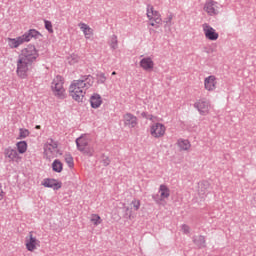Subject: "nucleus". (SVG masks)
Wrapping results in <instances>:
<instances>
[{
    "label": "nucleus",
    "instance_id": "1",
    "mask_svg": "<svg viewBox=\"0 0 256 256\" xmlns=\"http://www.w3.org/2000/svg\"><path fill=\"white\" fill-rule=\"evenodd\" d=\"M94 83L95 78L92 75H84L80 79L72 81L68 89L70 97L77 103H83L87 89L93 87Z\"/></svg>",
    "mask_w": 256,
    "mask_h": 256
},
{
    "label": "nucleus",
    "instance_id": "2",
    "mask_svg": "<svg viewBox=\"0 0 256 256\" xmlns=\"http://www.w3.org/2000/svg\"><path fill=\"white\" fill-rule=\"evenodd\" d=\"M41 37V33L35 29H30L25 32L23 35L18 36L16 38H7L6 42L8 43V47L10 49H19L21 45L24 43H29L31 39H39Z\"/></svg>",
    "mask_w": 256,
    "mask_h": 256
},
{
    "label": "nucleus",
    "instance_id": "3",
    "mask_svg": "<svg viewBox=\"0 0 256 256\" xmlns=\"http://www.w3.org/2000/svg\"><path fill=\"white\" fill-rule=\"evenodd\" d=\"M76 147L80 153L87 157H93L95 149L91 146V136L83 134L76 139Z\"/></svg>",
    "mask_w": 256,
    "mask_h": 256
},
{
    "label": "nucleus",
    "instance_id": "4",
    "mask_svg": "<svg viewBox=\"0 0 256 256\" xmlns=\"http://www.w3.org/2000/svg\"><path fill=\"white\" fill-rule=\"evenodd\" d=\"M32 65L33 62L22 58V56H18L16 60L17 77H19V79H27V77H29V71L31 70Z\"/></svg>",
    "mask_w": 256,
    "mask_h": 256
},
{
    "label": "nucleus",
    "instance_id": "5",
    "mask_svg": "<svg viewBox=\"0 0 256 256\" xmlns=\"http://www.w3.org/2000/svg\"><path fill=\"white\" fill-rule=\"evenodd\" d=\"M63 155V151L59 149V145L57 142L50 140L45 144L44 147V157L45 159H48V161H51V159H55V157H61Z\"/></svg>",
    "mask_w": 256,
    "mask_h": 256
},
{
    "label": "nucleus",
    "instance_id": "6",
    "mask_svg": "<svg viewBox=\"0 0 256 256\" xmlns=\"http://www.w3.org/2000/svg\"><path fill=\"white\" fill-rule=\"evenodd\" d=\"M18 56L26 59L27 61H30V63H35V61L39 59V49H37L35 44H28L21 50Z\"/></svg>",
    "mask_w": 256,
    "mask_h": 256
},
{
    "label": "nucleus",
    "instance_id": "7",
    "mask_svg": "<svg viewBox=\"0 0 256 256\" xmlns=\"http://www.w3.org/2000/svg\"><path fill=\"white\" fill-rule=\"evenodd\" d=\"M146 15L149 21V25H151V27H154V29H159V26L163 25V19L161 18V14L157 10H155L153 6H147Z\"/></svg>",
    "mask_w": 256,
    "mask_h": 256
},
{
    "label": "nucleus",
    "instance_id": "8",
    "mask_svg": "<svg viewBox=\"0 0 256 256\" xmlns=\"http://www.w3.org/2000/svg\"><path fill=\"white\" fill-rule=\"evenodd\" d=\"M65 81L63 80V77L56 76L51 83V90L53 95L55 97H59L60 99H63L65 97Z\"/></svg>",
    "mask_w": 256,
    "mask_h": 256
},
{
    "label": "nucleus",
    "instance_id": "9",
    "mask_svg": "<svg viewBox=\"0 0 256 256\" xmlns=\"http://www.w3.org/2000/svg\"><path fill=\"white\" fill-rule=\"evenodd\" d=\"M165 133H167V126L163 123L155 122L150 126V135L154 139L165 137Z\"/></svg>",
    "mask_w": 256,
    "mask_h": 256
},
{
    "label": "nucleus",
    "instance_id": "10",
    "mask_svg": "<svg viewBox=\"0 0 256 256\" xmlns=\"http://www.w3.org/2000/svg\"><path fill=\"white\" fill-rule=\"evenodd\" d=\"M25 247L30 253H35L41 247V241L33 235V232H30L25 238Z\"/></svg>",
    "mask_w": 256,
    "mask_h": 256
},
{
    "label": "nucleus",
    "instance_id": "11",
    "mask_svg": "<svg viewBox=\"0 0 256 256\" xmlns=\"http://www.w3.org/2000/svg\"><path fill=\"white\" fill-rule=\"evenodd\" d=\"M219 2L215 0H208L204 3L203 11L208 17H217L219 15Z\"/></svg>",
    "mask_w": 256,
    "mask_h": 256
},
{
    "label": "nucleus",
    "instance_id": "12",
    "mask_svg": "<svg viewBox=\"0 0 256 256\" xmlns=\"http://www.w3.org/2000/svg\"><path fill=\"white\" fill-rule=\"evenodd\" d=\"M139 67L146 73L153 72L155 70V60L153 59V56H141Z\"/></svg>",
    "mask_w": 256,
    "mask_h": 256
},
{
    "label": "nucleus",
    "instance_id": "13",
    "mask_svg": "<svg viewBox=\"0 0 256 256\" xmlns=\"http://www.w3.org/2000/svg\"><path fill=\"white\" fill-rule=\"evenodd\" d=\"M169 197H171V190L167 185L162 184L159 186L158 195H156L154 199L158 205H163Z\"/></svg>",
    "mask_w": 256,
    "mask_h": 256
},
{
    "label": "nucleus",
    "instance_id": "14",
    "mask_svg": "<svg viewBox=\"0 0 256 256\" xmlns=\"http://www.w3.org/2000/svg\"><path fill=\"white\" fill-rule=\"evenodd\" d=\"M195 109L200 113V115H209L211 113V102L209 100L202 98L195 102L194 104Z\"/></svg>",
    "mask_w": 256,
    "mask_h": 256
},
{
    "label": "nucleus",
    "instance_id": "15",
    "mask_svg": "<svg viewBox=\"0 0 256 256\" xmlns=\"http://www.w3.org/2000/svg\"><path fill=\"white\" fill-rule=\"evenodd\" d=\"M202 31L205 39L208 41H217L219 39V32L213 28L209 23L202 24Z\"/></svg>",
    "mask_w": 256,
    "mask_h": 256
},
{
    "label": "nucleus",
    "instance_id": "16",
    "mask_svg": "<svg viewBox=\"0 0 256 256\" xmlns=\"http://www.w3.org/2000/svg\"><path fill=\"white\" fill-rule=\"evenodd\" d=\"M217 85H218L217 76L210 75L204 78V89L205 91H208V93H213V91L217 89Z\"/></svg>",
    "mask_w": 256,
    "mask_h": 256
},
{
    "label": "nucleus",
    "instance_id": "17",
    "mask_svg": "<svg viewBox=\"0 0 256 256\" xmlns=\"http://www.w3.org/2000/svg\"><path fill=\"white\" fill-rule=\"evenodd\" d=\"M123 123L124 127H127V129H135L139 122L137 116L131 113H126L123 116Z\"/></svg>",
    "mask_w": 256,
    "mask_h": 256
},
{
    "label": "nucleus",
    "instance_id": "18",
    "mask_svg": "<svg viewBox=\"0 0 256 256\" xmlns=\"http://www.w3.org/2000/svg\"><path fill=\"white\" fill-rule=\"evenodd\" d=\"M4 155L6 159H9V161H13L14 163H19V161L21 160L19 152L12 147L6 148L4 151Z\"/></svg>",
    "mask_w": 256,
    "mask_h": 256
},
{
    "label": "nucleus",
    "instance_id": "19",
    "mask_svg": "<svg viewBox=\"0 0 256 256\" xmlns=\"http://www.w3.org/2000/svg\"><path fill=\"white\" fill-rule=\"evenodd\" d=\"M43 187H47L49 189H53L54 191H57L63 187V183L59 182L56 179L53 178H46L42 181Z\"/></svg>",
    "mask_w": 256,
    "mask_h": 256
},
{
    "label": "nucleus",
    "instance_id": "20",
    "mask_svg": "<svg viewBox=\"0 0 256 256\" xmlns=\"http://www.w3.org/2000/svg\"><path fill=\"white\" fill-rule=\"evenodd\" d=\"M209 183L208 182H200L196 188V193L198 197L201 199H205L207 195H209Z\"/></svg>",
    "mask_w": 256,
    "mask_h": 256
},
{
    "label": "nucleus",
    "instance_id": "21",
    "mask_svg": "<svg viewBox=\"0 0 256 256\" xmlns=\"http://www.w3.org/2000/svg\"><path fill=\"white\" fill-rule=\"evenodd\" d=\"M89 103L92 109H99L103 105V97L99 93H93L90 96Z\"/></svg>",
    "mask_w": 256,
    "mask_h": 256
},
{
    "label": "nucleus",
    "instance_id": "22",
    "mask_svg": "<svg viewBox=\"0 0 256 256\" xmlns=\"http://www.w3.org/2000/svg\"><path fill=\"white\" fill-rule=\"evenodd\" d=\"M78 27L80 31L83 33L85 39H93L94 31L93 28H91V26L84 22H80L78 24Z\"/></svg>",
    "mask_w": 256,
    "mask_h": 256
},
{
    "label": "nucleus",
    "instance_id": "23",
    "mask_svg": "<svg viewBox=\"0 0 256 256\" xmlns=\"http://www.w3.org/2000/svg\"><path fill=\"white\" fill-rule=\"evenodd\" d=\"M177 147H179L180 151H189L191 149V142L187 139H179L177 141Z\"/></svg>",
    "mask_w": 256,
    "mask_h": 256
},
{
    "label": "nucleus",
    "instance_id": "24",
    "mask_svg": "<svg viewBox=\"0 0 256 256\" xmlns=\"http://www.w3.org/2000/svg\"><path fill=\"white\" fill-rule=\"evenodd\" d=\"M51 168L54 173H63V162L59 159H55L51 164Z\"/></svg>",
    "mask_w": 256,
    "mask_h": 256
},
{
    "label": "nucleus",
    "instance_id": "25",
    "mask_svg": "<svg viewBox=\"0 0 256 256\" xmlns=\"http://www.w3.org/2000/svg\"><path fill=\"white\" fill-rule=\"evenodd\" d=\"M27 148H28V145L26 141H19L16 143V149H17L16 151L20 153V155L27 153Z\"/></svg>",
    "mask_w": 256,
    "mask_h": 256
},
{
    "label": "nucleus",
    "instance_id": "26",
    "mask_svg": "<svg viewBox=\"0 0 256 256\" xmlns=\"http://www.w3.org/2000/svg\"><path fill=\"white\" fill-rule=\"evenodd\" d=\"M108 45H110L111 49H117L119 47V39L117 35H112L109 37Z\"/></svg>",
    "mask_w": 256,
    "mask_h": 256
},
{
    "label": "nucleus",
    "instance_id": "27",
    "mask_svg": "<svg viewBox=\"0 0 256 256\" xmlns=\"http://www.w3.org/2000/svg\"><path fill=\"white\" fill-rule=\"evenodd\" d=\"M90 222L94 225V227H97L103 223V219H101V216L98 214H91Z\"/></svg>",
    "mask_w": 256,
    "mask_h": 256
},
{
    "label": "nucleus",
    "instance_id": "28",
    "mask_svg": "<svg viewBox=\"0 0 256 256\" xmlns=\"http://www.w3.org/2000/svg\"><path fill=\"white\" fill-rule=\"evenodd\" d=\"M81 61V57L77 54H71L70 56L67 57V63L69 65H77Z\"/></svg>",
    "mask_w": 256,
    "mask_h": 256
},
{
    "label": "nucleus",
    "instance_id": "29",
    "mask_svg": "<svg viewBox=\"0 0 256 256\" xmlns=\"http://www.w3.org/2000/svg\"><path fill=\"white\" fill-rule=\"evenodd\" d=\"M64 161L65 163H67L70 169H73V167H75V162L73 161V156H71V154H65Z\"/></svg>",
    "mask_w": 256,
    "mask_h": 256
},
{
    "label": "nucleus",
    "instance_id": "30",
    "mask_svg": "<svg viewBox=\"0 0 256 256\" xmlns=\"http://www.w3.org/2000/svg\"><path fill=\"white\" fill-rule=\"evenodd\" d=\"M193 242L197 247H205V238L203 236H198L194 238Z\"/></svg>",
    "mask_w": 256,
    "mask_h": 256
},
{
    "label": "nucleus",
    "instance_id": "31",
    "mask_svg": "<svg viewBox=\"0 0 256 256\" xmlns=\"http://www.w3.org/2000/svg\"><path fill=\"white\" fill-rule=\"evenodd\" d=\"M29 135H30L29 130H27L25 128H20L18 139H27V137H29Z\"/></svg>",
    "mask_w": 256,
    "mask_h": 256
},
{
    "label": "nucleus",
    "instance_id": "32",
    "mask_svg": "<svg viewBox=\"0 0 256 256\" xmlns=\"http://www.w3.org/2000/svg\"><path fill=\"white\" fill-rule=\"evenodd\" d=\"M106 81H107V76H105V73H100L97 75L98 85H103Z\"/></svg>",
    "mask_w": 256,
    "mask_h": 256
},
{
    "label": "nucleus",
    "instance_id": "33",
    "mask_svg": "<svg viewBox=\"0 0 256 256\" xmlns=\"http://www.w3.org/2000/svg\"><path fill=\"white\" fill-rule=\"evenodd\" d=\"M131 205H132L134 211H139V209L141 207V200L134 199V200H132Z\"/></svg>",
    "mask_w": 256,
    "mask_h": 256
},
{
    "label": "nucleus",
    "instance_id": "34",
    "mask_svg": "<svg viewBox=\"0 0 256 256\" xmlns=\"http://www.w3.org/2000/svg\"><path fill=\"white\" fill-rule=\"evenodd\" d=\"M180 231H182L184 235H189V233H191V227H189L187 224H183L180 228Z\"/></svg>",
    "mask_w": 256,
    "mask_h": 256
},
{
    "label": "nucleus",
    "instance_id": "35",
    "mask_svg": "<svg viewBox=\"0 0 256 256\" xmlns=\"http://www.w3.org/2000/svg\"><path fill=\"white\" fill-rule=\"evenodd\" d=\"M45 29L48 30V32L53 33V24L49 20L44 21Z\"/></svg>",
    "mask_w": 256,
    "mask_h": 256
},
{
    "label": "nucleus",
    "instance_id": "36",
    "mask_svg": "<svg viewBox=\"0 0 256 256\" xmlns=\"http://www.w3.org/2000/svg\"><path fill=\"white\" fill-rule=\"evenodd\" d=\"M3 197H5V192L3 191V186L0 184V201H3Z\"/></svg>",
    "mask_w": 256,
    "mask_h": 256
},
{
    "label": "nucleus",
    "instance_id": "37",
    "mask_svg": "<svg viewBox=\"0 0 256 256\" xmlns=\"http://www.w3.org/2000/svg\"><path fill=\"white\" fill-rule=\"evenodd\" d=\"M36 129H41V126H40V125H37V126H36Z\"/></svg>",
    "mask_w": 256,
    "mask_h": 256
},
{
    "label": "nucleus",
    "instance_id": "38",
    "mask_svg": "<svg viewBox=\"0 0 256 256\" xmlns=\"http://www.w3.org/2000/svg\"><path fill=\"white\" fill-rule=\"evenodd\" d=\"M112 75H117V72H115V71H114V72H112Z\"/></svg>",
    "mask_w": 256,
    "mask_h": 256
},
{
    "label": "nucleus",
    "instance_id": "39",
    "mask_svg": "<svg viewBox=\"0 0 256 256\" xmlns=\"http://www.w3.org/2000/svg\"><path fill=\"white\" fill-rule=\"evenodd\" d=\"M133 218V216H131V214L129 215V219H132Z\"/></svg>",
    "mask_w": 256,
    "mask_h": 256
}]
</instances>
